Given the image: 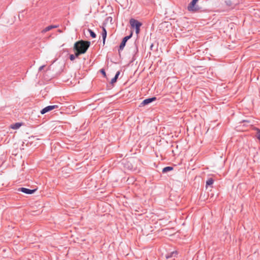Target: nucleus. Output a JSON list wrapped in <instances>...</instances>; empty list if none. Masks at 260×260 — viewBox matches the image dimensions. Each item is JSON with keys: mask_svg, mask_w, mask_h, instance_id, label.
Wrapping results in <instances>:
<instances>
[{"mask_svg": "<svg viewBox=\"0 0 260 260\" xmlns=\"http://www.w3.org/2000/svg\"><path fill=\"white\" fill-rule=\"evenodd\" d=\"M90 45L88 41L80 40L76 42L74 45L73 49H78L84 54L86 53Z\"/></svg>", "mask_w": 260, "mask_h": 260, "instance_id": "obj_1", "label": "nucleus"}, {"mask_svg": "<svg viewBox=\"0 0 260 260\" xmlns=\"http://www.w3.org/2000/svg\"><path fill=\"white\" fill-rule=\"evenodd\" d=\"M129 23L133 28H135L136 33L138 34L140 32V28L142 26V24L138 20L132 18L129 20Z\"/></svg>", "mask_w": 260, "mask_h": 260, "instance_id": "obj_2", "label": "nucleus"}, {"mask_svg": "<svg viewBox=\"0 0 260 260\" xmlns=\"http://www.w3.org/2000/svg\"><path fill=\"white\" fill-rule=\"evenodd\" d=\"M197 0H192L187 7V10L190 12H197L199 8L198 6L196 5L197 3Z\"/></svg>", "mask_w": 260, "mask_h": 260, "instance_id": "obj_3", "label": "nucleus"}, {"mask_svg": "<svg viewBox=\"0 0 260 260\" xmlns=\"http://www.w3.org/2000/svg\"><path fill=\"white\" fill-rule=\"evenodd\" d=\"M132 35L133 33L131 32V34L129 35L126 36L123 38L122 42H121L119 46V51H120V50H122L123 49L125 46L126 42L132 37Z\"/></svg>", "mask_w": 260, "mask_h": 260, "instance_id": "obj_4", "label": "nucleus"}, {"mask_svg": "<svg viewBox=\"0 0 260 260\" xmlns=\"http://www.w3.org/2000/svg\"><path fill=\"white\" fill-rule=\"evenodd\" d=\"M58 106L57 105H52V106H48L46 107L45 108H43L41 111V113L42 114H44L45 113L49 112L55 108H57Z\"/></svg>", "mask_w": 260, "mask_h": 260, "instance_id": "obj_5", "label": "nucleus"}, {"mask_svg": "<svg viewBox=\"0 0 260 260\" xmlns=\"http://www.w3.org/2000/svg\"><path fill=\"white\" fill-rule=\"evenodd\" d=\"M36 190L37 189H30L24 187H21L18 189V191H21L24 193L28 194H31L34 193L36 191Z\"/></svg>", "mask_w": 260, "mask_h": 260, "instance_id": "obj_6", "label": "nucleus"}, {"mask_svg": "<svg viewBox=\"0 0 260 260\" xmlns=\"http://www.w3.org/2000/svg\"><path fill=\"white\" fill-rule=\"evenodd\" d=\"M156 100V98L155 97H152L150 98H148L146 99H145L143 101V102L140 104V107H143L145 105H147L150 103H151L152 102L155 101Z\"/></svg>", "mask_w": 260, "mask_h": 260, "instance_id": "obj_7", "label": "nucleus"}, {"mask_svg": "<svg viewBox=\"0 0 260 260\" xmlns=\"http://www.w3.org/2000/svg\"><path fill=\"white\" fill-rule=\"evenodd\" d=\"M58 27V25H51L48 26L42 30V32L45 33L47 31H48L53 28H57Z\"/></svg>", "mask_w": 260, "mask_h": 260, "instance_id": "obj_8", "label": "nucleus"}, {"mask_svg": "<svg viewBox=\"0 0 260 260\" xmlns=\"http://www.w3.org/2000/svg\"><path fill=\"white\" fill-rule=\"evenodd\" d=\"M102 35L103 37V44H105L106 39L107 37V30L104 27H102Z\"/></svg>", "mask_w": 260, "mask_h": 260, "instance_id": "obj_9", "label": "nucleus"}, {"mask_svg": "<svg viewBox=\"0 0 260 260\" xmlns=\"http://www.w3.org/2000/svg\"><path fill=\"white\" fill-rule=\"evenodd\" d=\"M177 254V253L176 251H173L170 253L167 254L165 256L166 259H169L171 257H175Z\"/></svg>", "mask_w": 260, "mask_h": 260, "instance_id": "obj_10", "label": "nucleus"}, {"mask_svg": "<svg viewBox=\"0 0 260 260\" xmlns=\"http://www.w3.org/2000/svg\"><path fill=\"white\" fill-rule=\"evenodd\" d=\"M21 125V123H19V122H17V123H15L13 124H12L11 125V127L12 128V129H18V128H19Z\"/></svg>", "mask_w": 260, "mask_h": 260, "instance_id": "obj_11", "label": "nucleus"}, {"mask_svg": "<svg viewBox=\"0 0 260 260\" xmlns=\"http://www.w3.org/2000/svg\"><path fill=\"white\" fill-rule=\"evenodd\" d=\"M119 74H120V72L118 71L116 73V75H115V77L113 78H112L111 81V83L112 84H113V83H114L116 82L117 79L118 78V76H119Z\"/></svg>", "mask_w": 260, "mask_h": 260, "instance_id": "obj_12", "label": "nucleus"}, {"mask_svg": "<svg viewBox=\"0 0 260 260\" xmlns=\"http://www.w3.org/2000/svg\"><path fill=\"white\" fill-rule=\"evenodd\" d=\"M173 167L168 166V167H165L162 169V172L163 173H167L168 172H169V171H171L173 170Z\"/></svg>", "mask_w": 260, "mask_h": 260, "instance_id": "obj_13", "label": "nucleus"}, {"mask_svg": "<svg viewBox=\"0 0 260 260\" xmlns=\"http://www.w3.org/2000/svg\"><path fill=\"white\" fill-rule=\"evenodd\" d=\"M74 50L75 51L74 55L75 56V57H78L80 55L84 54L80 50L77 49H74Z\"/></svg>", "mask_w": 260, "mask_h": 260, "instance_id": "obj_14", "label": "nucleus"}, {"mask_svg": "<svg viewBox=\"0 0 260 260\" xmlns=\"http://www.w3.org/2000/svg\"><path fill=\"white\" fill-rule=\"evenodd\" d=\"M88 31L89 32L90 36L92 38H96V35L95 33L93 31H92L90 29H88Z\"/></svg>", "mask_w": 260, "mask_h": 260, "instance_id": "obj_15", "label": "nucleus"}, {"mask_svg": "<svg viewBox=\"0 0 260 260\" xmlns=\"http://www.w3.org/2000/svg\"><path fill=\"white\" fill-rule=\"evenodd\" d=\"M213 182H214V180L212 178H209L206 181V186L211 185L213 184Z\"/></svg>", "mask_w": 260, "mask_h": 260, "instance_id": "obj_16", "label": "nucleus"}, {"mask_svg": "<svg viewBox=\"0 0 260 260\" xmlns=\"http://www.w3.org/2000/svg\"><path fill=\"white\" fill-rule=\"evenodd\" d=\"M255 136L256 138L258 140V141L260 142V129L258 128L256 129V133Z\"/></svg>", "mask_w": 260, "mask_h": 260, "instance_id": "obj_17", "label": "nucleus"}, {"mask_svg": "<svg viewBox=\"0 0 260 260\" xmlns=\"http://www.w3.org/2000/svg\"><path fill=\"white\" fill-rule=\"evenodd\" d=\"M70 59L71 60L73 61L75 59V56L74 54H71L70 55Z\"/></svg>", "mask_w": 260, "mask_h": 260, "instance_id": "obj_18", "label": "nucleus"}, {"mask_svg": "<svg viewBox=\"0 0 260 260\" xmlns=\"http://www.w3.org/2000/svg\"><path fill=\"white\" fill-rule=\"evenodd\" d=\"M135 45V50L134 51V52L136 53L138 52V47L136 43L134 44Z\"/></svg>", "mask_w": 260, "mask_h": 260, "instance_id": "obj_19", "label": "nucleus"}, {"mask_svg": "<svg viewBox=\"0 0 260 260\" xmlns=\"http://www.w3.org/2000/svg\"><path fill=\"white\" fill-rule=\"evenodd\" d=\"M101 73L104 76H106V72L105 71V70L104 69H101Z\"/></svg>", "mask_w": 260, "mask_h": 260, "instance_id": "obj_20", "label": "nucleus"}, {"mask_svg": "<svg viewBox=\"0 0 260 260\" xmlns=\"http://www.w3.org/2000/svg\"><path fill=\"white\" fill-rule=\"evenodd\" d=\"M45 66H41L39 69V70L40 71L41 70H42L43 69V68H44Z\"/></svg>", "mask_w": 260, "mask_h": 260, "instance_id": "obj_21", "label": "nucleus"}, {"mask_svg": "<svg viewBox=\"0 0 260 260\" xmlns=\"http://www.w3.org/2000/svg\"><path fill=\"white\" fill-rule=\"evenodd\" d=\"M153 47V44H151V46H150V49L152 50V47Z\"/></svg>", "mask_w": 260, "mask_h": 260, "instance_id": "obj_22", "label": "nucleus"}, {"mask_svg": "<svg viewBox=\"0 0 260 260\" xmlns=\"http://www.w3.org/2000/svg\"><path fill=\"white\" fill-rule=\"evenodd\" d=\"M58 31L59 32H62V31L60 29H58Z\"/></svg>", "mask_w": 260, "mask_h": 260, "instance_id": "obj_23", "label": "nucleus"}, {"mask_svg": "<svg viewBox=\"0 0 260 260\" xmlns=\"http://www.w3.org/2000/svg\"><path fill=\"white\" fill-rule=\"evenodd\" d=\"M197 1H198L199 0H197Z\"/></svg>", "mask_w": 260, "mask_h": 260, "instance_id": "obj_24", "label": "nucleus"}]
</instances>
